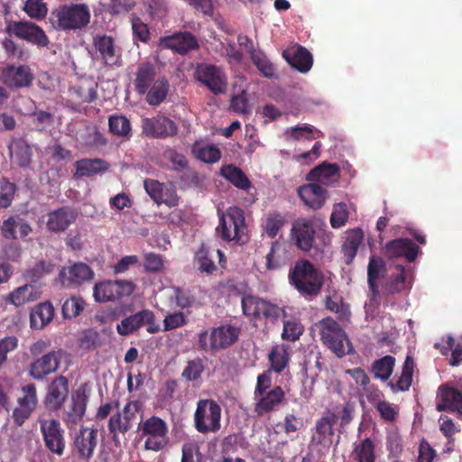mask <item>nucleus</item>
<instances>
[{
    "mask_svg": "<svg viewBox=\"0 0 462 462\" xmlns=\"http://www.w3.org/2000/svg\"><path fill=\"white\" fill-rule=\"evenodd\" d=\"M217 236L226 242L244 245L248 241L245 212L238 207H230L220 217L216 229Z\"/></svg>",
    "mask_w": 462,
    "mask_h": 462,
    "instance_id": "nucleus-1",
    "label": "nucleus"
},
{
    "mask_svg": "<svg viewBox=\"0 0 462 462\" xmlns=\"http://www.w3.org/2000/svg\"><path fill=\"white\" fill-rule=\"evenodd\" d=\"M319 330L320 340L337 357L353 353L354 348L347 335L331 318H326L315 324Z\"/></svg>",
    "mask_w": 462,
    "mask_h": 462,
    "instance_id": "nucleus-2",
    "label": "nucleus"
},
{
    "mask_svg": "<svg viewBox=\"0 0 462 462\" xmlns=\"http://www.w3.org/2000/svg\"><path fill=\"white\" fill-rule=\"evenodd\" d=\"M90 20V12L87 5L76 4L61 5L51 12L52 24L64 31L82 29Z\"/></svg>",
    "mask_w": 462,
    "mask_h": 462,
    "instance_id": "nucleus-3",
    "label": "nucleus"
},
{
    "mask_svg": "<svg viewBox=\"0 0 462 462\" xmlns=\"http://www.w3.org/2000/svg\"><path fill=\"white\" fill-rule=\"evenodd\" d=\"M326 275L310 261L298 260L290 270L289 281L295 289H321L326 283Z\"/></svg>",
    "mask_w": 462,
    "mask_h": 462,
    "instance_id": "nucleus-4",
    "label": "nucleus"
},
{
    "mask_svg": "<svg viewBox=\"0 0 462 462\" xmlns=\"http://www.w3.org/2000/svg\"><path fill=\"white\" fill-rule=\"evenodd\" d=\"M138 410V402L128 401L122 409L118 407L110 416L107 428L116 446L120 445L119 434L124 435L133 428Z\"/></svg>",
    "mask_w": 462,
    "mask_h": 462,
    "instance_id": "nucleus-5",
    "label": "nucleus"
},
{
    "mask_svg": "<svg viewBox=\"0 0 462 462\" xmlns=\"http://www.w3.org/2000/svg\"><path fill=\"white\" fill-rule=\"evenodd\" d=\"M239 333L238 328L230 325L215 328L209 335L202 331L199 335V346L206 351L224 349L237 340Z\"/></svg>",
    "mask_w": 462,
    "mask_h": 462,
    "instance_id": "nucleus-6",
    "label": "nucleus"
},
{
    "mask_svg": "<svg viewBox=\"0 0 462 462\" xmlns=\"http://www.w3.org/2000/svg\"><path fill=\"white\" fill-rule=\"evenodd\" d=\"M221 408L212 400H200L197 404L194 422L200 433L215 432L220 429Z\"/></svg>",
    "mask_w": 462,
    "mask_h": 462,
    "instance_id": "nucleus-7",
    "label": "nucleus"
},
{
    "mask_svg": "<svg viewBox=\"0 0 462 462\" xmlns=\"http://www.w3.org/2000/svg\"><path fill=\"white\" fill-rule=\"evenodd\" d=\"M144 438V448L147 450L160 451L168 443V426L159 417L152 416L145 420L140 426Z\"/></svg>",
    "mask_w": 462,
    "mask_h": 462,
    "instance_id": "nucleus-8",
    "label": "nucleus"
},
{
    "mask_svg": "<svg viewBox=\"0 0 462 462\" xmlns=\"http://www.w3.org/2000/svg\"><path fill=\"white\" fill-rule=\"evenodd\" d=\"M3 84L11 90L30 88L34 81L32 69L27 64H7L0 73Z\"/></svg>",
    "mask_w": 462,
    "mask_h": 462,
    "instance_id": "nucleus-9",
    "label": "nucleus"
},
{
    "mask_svg": "<svg viewBox=\"0 0 462 462\" xmlns=\"http://www.w3.org/2000/svg\"><path fill=\"white\" fill-rule=\"evenodd\" d=\"M5 32L9 35L24 40L38 48L47 47L50 43V40L42 28L32 22H11L6 25Z\"/></svg>",
    "mask_w": 462,
    "mask_h": 462,
    "instance_id": "nucleus-10",
    "label": "nucleus"
},
{
    "mask_svg": "<svg viewBox=\"0 0 462 462\" xmlns=\"http://www.w3.org/2000/svg\"><path fill=\"white\" fill-rule=\"evenodd\" d=\"M195 79L207 86L215 95L224 93L226 88V76L223 70L213 64L199 63L195 69Z\"/></svg>",
    "mask_w": 462,
    "mask_h": 462,
    "instance_id": "nucleus-11",
    "label": "nucleus"
},
{
    "mask_svg": "<svg viewBox=\"0 0 462 462\" xmlns=\"http://www.w3.org/2000/svg\"><path fill=\"white\" fill-rule=\"evenodd\" d=\"M143 188L152 200L158 206L165 204L169 208L179 205L180 197L172 183H162L157 180L146 178L143 180Z\"/></svg>",
    "mask_w": 462,
    "mask_h": 462,
    "instance_id": "nucleus-12",
    "label": "nucleus"
},
{
    "mask_svg": "<svg viewBox=\"0 0 462 462\" xmlns=\"http://www.w3.org/2000/svg\"><path fill=\"white\" fill-rule=\"evenodd\" d=\"M39 422L45 447L51 453L61 456L65 448V439L59 420L41 419Z\"/></svg>",
    "mask_w": 462,
    "mask_h": 462,
    "instance_id": "nucleus-13",
    "label": "nucleus"
},
{
    "mask_svg": "<svg viewBox=\"0 0 462 462\" xmlns=\"http://www.w3.org/2000/svg\"><path fill=\"white\" fill-rule=\"evenodd\" d=\"M143 133L152 138H167L177 134L178 125L169 117L158 115L142 121Z\"/></svg>",
    "mask_w": 462,
    "mask_h": 462,
    "instance_id": "nucleus-14",
    "label": "nucleus"
},
{
    "mask_svg": "<svg viewBox=\"0 0 462 462\" xmlns=\"http://www.w3.org/2000/svg\"><path fill=\"white\" fill-rule=\"evenodd\" d=\"M38 402L36 388L27 384L22 388V395L18 397L17 406L13 411L14 423L21 426L32 414Z\"/></svg>",
    "mask_w": 462,
    "mask_h": 462,
    "instance_id": "nucleus-15",
    "label": "nucleus"
},
{
    "mask_svg": "<svg viewBox=\"0 0 462 462\" xmlns=\"http://www.w3.org/2000/svg\"><path fill=\"white\" fill-rule=\"evenodd\" d=\"M94 278V272L85 263H75L68 267H62L58 279L62 286H80Z\"/></svg>",
    "mask_w": 462,
    "mask_h": 462,
    "instance_id": "nucleus-16",
    "label": "nucleus"
},
{
    "mask_svg": "<svg viewBox=\"0 0 462 462\" xmlns=\"http://www.w3.org/2000/svg\"><path fill=\"white\" fill-rule=\"evenodd\" d=\"M93 45L106 66H121V50L116 45L115 40L111 36L97 35L93 39Z\"/></svg>",
    "mask_w": 462,
    "mask_h": 462,
    "instance_id": "nucleus-17",
    "label": "nucleus"
},
{
    "mask_svg": "<svg viewBox=\"0 0 462 462\" xmlns=\"http://www.w3.org/2000/svg\"><path fill=\"white\" fill-rule=\"evenodd\" d=\"M291 238L295 245L301 251L308 252L313 246L315 230L310 219L298 218L291 227Z\"/></svg>",
    "mask_w": 462,
    "mask_h": 462,
    "instance_id": "nucleus-18",
    "label": "nucleus"
},
{
    "mask_svg": "<svg viewBox=\"0 0 462 462\" xmlns=\"http://www.w3.org/2000/svg\"><path fill=\"white\" fill-rule=\"evenodd\" d=\"M64 353L61 350L51 351L35 360L30 367V374L36 380H42L57 371Z\"/></svg>",
    "mask_w": 462,
    "mask_h": 462,
    "instance_id": "nucleus-19",
    "label": "nucleus"
},
{
    "mask_svg": "<svg viewBox=\"0 0 462 462\" xmlns=\"http://www.w3.org/2000/svg\"><path fill=\"white\" fill-rule=\"evenodd\" d=\"M385 254L390 258L403 257L412 263L420 253V247L409 238H397L389 241L384 247Z\"/></svg>",
    "mask_w": 462,
    "mask_h": 462,
    "instance_id": "nucleus-20",
    "label": "nucleus"
},
{
    "mask_svg": "<svg viewBox=\"0 0 462 462\" xmlns=\"http://www.w3.org/2000/svg\"><path fill=\"white\" fill-rule=\"evenodd\" d=\"M78 217L76 210L65 206L52 210L47 215L46 226L49 231L61 233L69 228Z\"/></svg>",
    "mask_w": 462,
    "mask_h": 462,
    "instance_id": "nucleus-21",
    "label": "nucleus"
},
{
    "mask_svg": "<svg viewBox=\"0 0 462 462\" xmlns=\"http://www.w3.org/2000/svg\"><path fill=\"white\" fill-rule=\"evenodd\" d=\"M158 68L152 61L141 62L134 72V79L133 81L134 90L139 95H144L151 88V86L158 79Z\"/></svg>",
    "mask_w": 462,
    "mask_h": 462,
    "instance_id": "nucleus-22",
    "label": "nucleus"
},
{
    "mask_svg": "<svg viewBox=\"0 0 462 462\" xmlns=\"http://www.w3.org/2000/svg\"><path fill=\"white\" fill-rule=\"evenodd\" d=\"M69 393V383L66 377L59 376L55 378L48 387L45 396V405L49 410L56 411L60 409Z\"/></svg>",
    "mask_w": 462,
    "mask_h": 462,
    "instance_id": "nucleus-23",
    "label": "nucleus"
},
{
    "mask_svg": "<svg viewBox=\"0 0 462 462\" xmlns=\"http://www.w3.org/2000/svg\"><path fill=\"white\" fill-rule=\"evenodd\" d=\"M282 56L291 67L301 73L308 72L313 64L311 53L306 48L300 45L285 50Z\"/></svg>",
    "mask_w": 462,
    "mask_h": 462,
    "instance_id": "nucleus-24",
    "label": "nucleus"
},
{
    "mask_svg": "<svg viewBox=\"0 0 462 462\" xmlns=\"http://www.w3.org/2000/svg\"><path fill=\"white\" fill-rule=\"evenodd\" d=\"M109 168V162L101 158L80 159L75 162L76 171L73 177L75 179L92 177L94 175L106 172Z\"/></svg>",
    "mask_w": 462,
    "mask_h": 462,
    "instance_id": "nucleus-25",
    "label": "nucleus"
},
{
    "mask_svg": "<svg viewBox=\"0 0 462 462\" xmlns=\"http://www.w3.org/2000/svg\"><path fill=\"white\" fill-rule=\"evenodd\" d=\"M164 44L180 54H186L199 48L196 37L189 32H177L168 36L164 39Z\"/></svg>",
    "mask_w": 462,
    "mask_h": 462,
    "instance_id": "nucleus-26",
    "label": "nucleus"
},
{
    "mask_svg": "<svg viewBox=\"0 0 462 462\" xmlns=\"http://www.w3.org/2000/svg\"><path fill=\"white\" fill-rule=\"evenodd\" d=\"M437 409L438 411H449L462 415V394L454 388H440Z\"/></svg>",
    "mask_w": 462,
    "mask_h": 462,
    "instance_id": "nucleus-27",
    "label": "nucleus"
},
{
    "mask_svg": "<svg viewBox=\"0 0 462 462\" xmlns=\"http://www.w3.org/2000/svg\"><path fill=\"white\" fill-rule=\"evenodd\" d=\"M298 195L308 207L313 209L320 208L326 200V189L317 183L299 187Z\"/></svg>",
    "mask_w": 462,
    "mask_h": 462,
    "instance_id": "nucleus-28",
    "label": "nucleus"
},
{
    "mask_svg": "<svg viewBox=\"0 0 462 462\" xmlns=\"http://www.w3.org/2000/svg\"><path fill=\"white\" fill-rule=\"evenodd\" d=\"M337 418L335 414H329L320 418L316 423V430L313 434V441L329 447L332 444L334 436V425Z\"/></svg>",
    "mask_w": 462,
    "mask_h": 462,
    "instance_id": "nucleus-29",
    "label": "nucleus"
},
{
    "mask_svg": "<svg viewBox=\"0 0 462 462\" xmlns=\"http://www.w3.org/2000/svg\"><path fill=\"white\" fill-rule=\"evenodd\" d=\"M340 176V169L337 163L322 162L313 168L307 175L310 181L328 184L337 181Z\"/></svg>",
    "mask_w": 462,
    "mask_h": 462,
    "instance_id": "nucleus-30",
    "label": "nucleus"
},
{
    "mask_svg": "<svg viewBox=\"0 0 462 462\" xmlns=\"http://www.w3.org/2000/svg\"><path fill=\"white\" fill-rule=\"evenodd\" d=\"M11 160L20 167L26 168L32 162V150L23 138L14 139L9 145Z\"/></svg>",
    "mask_w": 462,
    "mask_h": 462,
    "instance_id": "nucleus-31",
    "label": "nucleus"
},
{
    "mask_svg": "<svg viewBox=\"0 0 462 462\" xmlns=\"http://www.w3.org/2000/svg\"><path fill=\"white\" fill-rule=\"evenodd\" d=\"M16 229L19 230L21 238L26 237L32 232L27 221L18 216H11L3 221L1 232L5 239H16Z\"/></svg>",
    "mask_w": 462,
    "mask_h": 462,
    "instance_id": "nucleus-32",
    "label": "nucleus"
},
{
    "mask_svg": "<svg viewBox=\"0 0 462 462\" xmlns=\"http://www.w3.org/2000/svg\"><path fill=\"white\" fill-rule=\"evenodd\" d=\"M97 430L95 429L83 428L77 434L75 439V446L83 457L92 456L97 446Z\"/></svg>",
    "mask_w": 462,
    "mask_h": 462,
    "instance_id": "nucleus-33",
    "label": "nucleus"
},
{
    "mask_svg": "<svg viewBox=\"0 0 462 462\" xmlns=\"http://www.w3.org/2000/svg\"><path fill=\"white\" fill-rule=\"evenodd\" d=\"M283 398L284 392L280 386H276L268 393L258 395V398H255L257 401L255 411L259 415L269 412L275 409L282 402Z\"/></svg>",
    "mask_w": 462,
    "mask_h": 462,
    "instance_id": "nucleus-34",
    "label": "nucleus"
},
{
    "mask_svg": "<svg viewBox=\"0 0 462 462\" xmlns=\"http://www.w3.org/2000/svg\"><path fill=\"white\" fill-rule=\"evenodd\" d=\"M363 239L364 232L359 227L348 230L346 232L345 240L341 246L346 264L352 263L357 254L358 248L363 242Z\"/></svg>",
    "mask_w": 462,
    "mask_h": 462,
    "instance_id": "nucleus-35",
    "label": "nucleus"
},
{
    "mask_svg": "<svg viewBox=\"0 0 462 462\" xmlns=\"http://www.w3.org/2000/svg\"><path fill=\"white\" fill-rule=\"evenodd\" d=\"M76 142L79 148H93L106 144V139L96 126H85L76 134Z\"/></svg>",
    "mask_w": 462,
    "mask_h": 462,
    "instance_id": "nucleus-36",
    "label": "nucleus"
},
{
    "mask_svg": "<svg viewBox=\"0 0 462 462\" xmlns=\"http://www.w3.org/2000/svg\"><path fill=\"white\" fill-rule=\"evenodd\" d=\"M152 312L148 310L139 311L128 318L124 319L117 324L116 329L118 334L127 336L140 328L144 325V321L151 320Z\"/></svg>",
    "mask_w": 462,
    "mask_h": 462,
    "instance_id": "nucleus-37",
    "label": "nucleus"
},
{
    "mask_svg": "<svg viewBox=\"0 0 462 462\" xmlns=\"http://www.w3.org/2000/svg\"><path fill=\"white\" fill-rule=\"evenodd\" d=\"M220 175L239 189L248 190L252 186L246 174L234 164L223 165Z\"/></svg>",
    "mask_w": 462,
    "mask_h": 462,
    "instance_id": "nucleus-38",
    "label": "nucleus"
},
{
    "mask_svg": "<svg viewBox=\"0 0 462 462\" xmlns=\"http://www.w3.org/2000/svg\"><path fill=\"white\" fill-rule=\"evenodd\" d=\"M170 90V83L165 77H158L151 88L144 93L145 101L152 106H160L167 97Z\"/></svg>",
    "mask_w": 462,
    "mask_h": 462,
    "instance_id": "nucleus-39",
    "label": "nucleus"
},
{
    "mask_svg": "<svg viewBox=\"0 0 462 462\" xmlns=\"http://www.w3.org/2000/svg\"><path fill=\"white\" fill-rule=\"evenodd\" d=\"M87 397L82 391H76L71 396V404L66 412V420L70 424L79 422L86 411Z\"/></svg>",
    "mask_w": 462,
    "mask_h": 462,
    "instance_id": "nucleus-40",
    "label": "nucleus"
},
{
    "mask_svg": "<svg viewBox=\"0 0 462 462\" xmlns=\"http://www.w3.org/2000/svg\"><path fill=\"white\" fill-rule=\"evenodd\" d=\"M53 316L54 308L50 302L40 303L31 311V327L34 329H41L51 321Z\"/></svg>",
    "mask_w": 462,
    "mask_h": 462,
    "instance_id": "nucleus-41",
    "label": "nucleus"
},
{
    "mask_svg": "<svg viewBox=\"0 0 462 462\" xmlns=\"http://www.w3.org/2000/svg\"><path fill=\"white\" fill-rule=\"evenodd\" d=\"M194 156L206 163L217 162L221 158V151L214 144H206L203 142H195L191 147Z\"/></svg>",
    "mask_w": 462,
    "mask_h": 462,
    "instance_id": "nucleus-42",
    "label": "nucleus"
},
{
    "mask_svg": "<svg viewBox=\"0 0 462 462\" xmlns=\"http://www.w3.org/2000/svg\"><path fill=\"white\" fill-rule=\"evenodd\" d=\"M413 360L411 356H407L402 366V374L397 381H391L389 386L393 393L404 392L409 390L412 381Z\"/></svg>",
    "mask_w": 462,
    "mask_h": 462,
    "instance_id": "nucleus-43",
    "label": "nucleus"
},
{
    "mask_svg": "<svg viewBox=\"0 0 462 462\" xmlns=\"http://www.w3.org/2000/svg\"><path fill=\"white\" fill-rule=\"evenodd\" d=\"M271 366L276 373H281L289 361V346L282 344L273 347L269 354Z\"/></svg>",
    "mask_w": 462,
    "mask_h": 462,
    "instance_id": "nucleus-44",
    "label": "nucleus"
},
{
    "mask_svg": "<svg viewBox=\"0 0 462 462\" xmlns=\"http://www.w3.org/2000/svg\"><path fill=\"white\" fill-rule=\"evenodd\" d=\"M394 364V357L391 356H385L373 363L372 373L375 378L385 382L392 375Z\"/></svg>",
    "mask_w": 462,
    "mask_h": 462,
    "instance_id": "nucleus-45",
    "label": "nucleus"
},
{
    "mask_svg": "<svg viewBox=\"0 0 462 462\" xmlns=\"http://www.w3.org/2000/svg\"><path fill=\"white\" fill-rule=\"evenodd\" d=\"M54 269L55 264L52 262L42 260L25 272L24 278L31 283H36L45 275L51 273Z\"/></svg>",
    "mask_w": 462,
    "mask_h": 462,
    "instance_id": "nucleus-46",
    "label": "nucleus"
},
{
    "mask_svg": "<svg viewBox=\"0 0 462 462\" xmlns=\"http://www.w3.org/2000/svg\"><path fill=\"white\" fill-rule=\"evenodd\" d=\"M250 58L254 65L264 78L273 79L275 76L274 65L264 52L262 51L252 52Z\"/></svg>",
    "mask_w": 462,
    "mask_h": 462,
    "instance_id": "nucleus-47",
    "label": "nucleus"
},
{
    "mask_svg": "<svg viewBox=\"0 0 462 462\" xmlns=\"http://www.w3.org/2000/svg\"><path fill=\"white\" fill-rule=\"evenodd\" d=\"M353 457L357 462H374V446L373 441L366 438L356 444Z\"/></svg>",
    "mask_w": 462,
    "mask_h": 462,
    "instance_id": "nucleus-48",
    "label": "nucleus"
},
{
    "mask_svg": "<svg viewBox=\"0 0 462 462\" xmlns=\"http://www.w3.org/2000/svg\"><path fill=\"white\" fill-rule=\"evenodd\" d=\"M385 273V263L380 257L372 256L367 268L369 289H377L376 281L381 279Z\"/></svg>",
    "mask_w": 462,
    "mask_h": 462,
    "instance_id": "nucleus-49",
    "label": "nucleus"
},
{
    "mask_svg": "<svg viewBox=\"0 0 462 462\" xmlns=\"http://www.w3.org/2000/svg\"><path fill=\"white\" fill-rule=\"evenodd\" d=\"M109 131L117 136L128 137L131 134V123L125 116H111L108 119Z\"/></svg>",
    "mask_w": 462,
    "mask_h": 462,
    "instance_id": "nucleus-50",
    "label": "nucleus"
},
{
    "mask_svg": "<svg viewBox=\"0 0 462 462\" xmlns=\"http://www.w3.org/2000/svg\"><path fill=\"white\" fill-rule=\"evenodd\" d=\"M454 338L448 337L442 343L435 344V346L440 350L442 355H448L452 350L451 358L449 364L453 366H457L462 362V347L458 345L454 346Z\"/></svg>",
    "mask_w": 462,
    "mask_h": 462,
    "instance_id": "nucleus-51",
    "label": "nucleus"
},
{
    "mask_svg": "<svg viewBox=\"0 0 462 462\" xmlns=\"http://www.w3.org/2000/svg\"><path fill=\"white\" fill-rule=\"evenodd\" d=\"M264 306L265 300L256 297L248 295L242 299L243 312L246 316H262Z\"/></svg>",
    "mask_w": 462,
    "mask_h": 462,
    "instance_id": "nucleus-52",
    "label": "nucleus"
},
{
    "mask_svg": "<svg viewBox=\"0 0 462 462\" xmlns=\"http://www.w3.org/2000/svg\"><path fill=\"white\" fill-rule=\"evenodd\" d=\"M304 328L296 319H290L283 321L282 337L284 340L296 341L303 333Z\"/></svg>",
    "mask_w": 462,
    "mask_h": 462,
    "instance_id": "nucleus-53",
    "label": "nucleus"
},
{
    "mask_svg": "<svg viewBox=\"0 0 462 462\" xmlns=\"http://www.w3.org/2000/svg\"><path fill=\"white\" fill-rule=\"evenodd\" d=\"M23 10L30 18L35 20L44 19L48 13L47 5L43 0H26Z\"/></svg>",
    "mask_w": 462,
    "mask_h": 462,
    "instance_id": "nucleus-54",
    "label": "nucleus"
},
{
    "mask_svg": "<svg viewBox=\"0 0 462 462\" xmlns=\"http://www.w3.org/2000/svg\"><path fill=\"white\" fill-rule=\"evenodd\" d=\"M32 124L35 130L42 132L53 123L54 116L44 110H34L31 115Z\"/></svg>",
    "mask_w": 462,
    "mask_h": 462,
    "instance_id": "nucleus-55",
    "label": "nucleus"
},
{
    "mask_svg": "<svg viewBox=\"0 0 462 462\" xmlns=\"http://www.w3.org/2000/svg\"><path fill=\"white\" fill-rule=\"evenodd\" d=\"M16 186L8 180L0 179V209L8 208L14 197Z\"/></svg>",
    "mask_w": 462,
    "mask_h": 462,
    "instance_id": "nucleus-56",
    "label": "nucleus"
},
{
    "mask_svg": "<svg viewBox=\"0 0 462 462\" xmlns=\"http://www.w3.org/2000/svg\"><path fill=\"white\" fill-rule=\"evenodd\" d=\"M326 306L330 311L338 313L341 319H348L350 316L349 306L346 305L336 293L327 298Z\"/></svg>",
    "mask_w": 462,
    "mask_h": 462,
    "instance_id": "nucleus-57",
    "label": "nucleus"
},
{
    "mask_svg": "<svg viewBox=\"0 0 462 462\" xmlns=\"http://www.w3.org/2000/svg\"><path fill=\"white\" fill-rule=\"evenodd\" d=\"M164 257L160 254L149 252L143 254V266L147 272H162L164 267Z\"/></svg>",
    "mask_w": 462,
    "mask_h": 462,
    "instance_id": "nucleus-58",
    "label": "nucleus"
},
{
    "mask_svg": "<svg viewBox=\"0 0 462 462\" xmlns=\"http://www.w3.org/2000/svg\"><path fill=\"white\" fill-rule=\"evenodd\" d=\"M2 47L10 59H16L18 60H25L27 53L23 46L16 44L12 39L5 38L2 42Z\"/></svg>",
    "mask_w": 462,
    "mask_h": 462,
    "instance_id": "nucleus-59",
    "label": "nucleus"
},
{
    "mask_svg": "<svg viewBox=\"0 0 462 462\" xmlns=\"http://www.w3.org/2000/svg\"><path fill=\"white\" fill-rule=\"evenodd\" d=\"M284 223V218L280 213H270L266 217L264 225V230L268 236L271 238L275 237Z\"/></svg>",
    "mask_w": 462,
    "mask_h": 462,
    "instance_id": "nucleus-60",
    "label": "nucleus"
},
{
    "mask_svg": "<svg viewBox=\"0 0 462 462\" xmlns=\"http://www.w3.org/2000/svg\"><path fill=\"white\" fill-rule=\"evenodd\" d=\"M69 94L78 103H90L97 98V92L94 88H85L84 86L70 88Z\"/></svg>",
    "mask_w": 462,
    "mask_h": 462,
    "instance_id": "nucleus-61",
    "label": "nucleus"
},
{
    "mask_svg": "<svg viewBox=\"0 0 462 462\" xmlns=\"http://www.w3.org/2000/svg\"><path fill=\"white\" fill-rule=\"evenodd\" d=\"M347 207L341 202L334 206L333 212L330 216V224L333 228H340L348 219Z\"/></svg>",
    "mask_w": 462,
    "mask_h": 462,
    "instance_id": "nucleus-62",
    "label": "nucleus"
},
{
    "mask_svg": "<svg viewBox=\"0 0 462 462\" xmlns=\"http://www.w3.org/2000/svg\"><path fill=\"white\" fill-rule=\"evenodd\" d=\"M163 156L171 163V169L175 171H181L188 166L187 158L173 149L166 150Z\"/></svg>",
    "mask_w": 462,
    "mask_h": 462,
    "instance_id": "nucleus-63",
    "label": "nucleus"
},
{
    "mask_svg": "<svg viewBox=\"0 0 462 462\" xmlns=\"http://www.w3.org/2000/svg\"><path fill=\"white\" fill-rule=\"evenodd\" d=\"M202 454L195 442H189L182 447L181 462H202Z\"/></svg>",
    "mask_w": 462,
    "mask_h": 462,
    "instance_id": "nucleus-64",
    "label": "nucleus"
}]
</instances>
